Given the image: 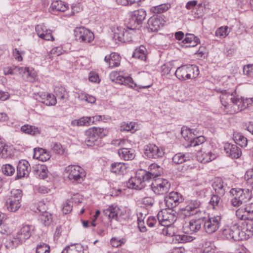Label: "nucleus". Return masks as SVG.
<instances>
[{"label":"nucleus","instance_id":"nucleus-61","mask_svg":"<svg viewBox=\"0 0 253 253\" xmlns=\"http://www.w3.org/2000/svg\"><path fill=\"white\" fill-rule=\"evenodd\" d=\"M24 54V52L20 51L16 48H14L12 51V55L17 61H22L23 60L22 55Z\"/></svg>","mask_w":253,"mask_h":253},{"label":"nucleus","instance_id":"nucleus-27","mask_svg":"<svg viewBox=\"0 0 253 253\" xmlns=\"http://www.w3.org/2000/svg\"><path fill=\"white\" fill-rule=\"evenodd\" d=\"M119 212V209L117 207H114L113 206H110L103 211L104 214L109 219L115 220L119 219L118 215Z\"/></svg>","mask_w":253,"mask_h":253},{"label":"nucleus","instance_id":"nucleus-22","mask_svg":"<svg viewBox=\"0 0 253 253\" xmlns=\"http://www.w3.org/2000/svg\"><path fill=\"white\" fill-rule=\"evenodd\" d=\"M155 165H153L151 168V171H147L143 169H139L136 172L137 174V177H138L143 184H145L146 181H148L152 179L151 175H157L154 171L153 168H155Z\"/></svg>","mask_w":253,"mask_h":253},{"label":"nucleus","instance_id":"nucleus-3","mask_svg":"<svg viewBox=\"0 0 253 253\" xmlns=\"http://www.w3.org/2000/svg\"><path fill=\"white\" fill-rule=\"evenodd\" d=\"M65 173L67 174L69 179L72 182L81 183L85 177V172L81 167L76 165H70L65 169Z\"/></svg>","mask_w":253,"mask_h":253},{"label":"nucleus","instance_id":"nucleus-49","mask_svg":"<svg viewBox=\"0 0 253 253\" xmlns=\"http://www.w3.org/2000/svg\"><path fill=\"white\" fill-rule=\"evenodd\" d=\"M50 147L52 151L56 154L62 155L64 153V149L62 145L59 142H52Z\"/></svg>","mask_w":253,"mask_h":253},{"label":"nucleus","instance_id":"nucleus-41","mask_svg":"<svg viewBox=\"0 0 253 253\" xmlns=\"http://www.w3.org/2000/svg\"><path fill=\"white\" fill-rule=\"evenodd\" d=\"M40 219L45 226H49L52 221V215L50 213L44 211L40 215Z\"/></svg>","mask_w":253,"mask_h":253},{"label":"nucleus","instance_id":"nucleus-24","mask_svg":"<svg viewBox=\"0 0 253 253\" xmlns=\"http://www.w3.org/2000/svg\"><path fill=\"white\" fill-rule=\"evenodd\" d=\"M68 8V5L61 0L53 1L49 8V11L51 12L57 11H65Z\"/></svg>","mask_w":253,"mask_h":253},{"label":"nucleus","instance_id":"nucleus-53","mask_svg":"<svg viewBox=\"0 0 253 253\" xmlns=\"http://www.w3.org/2000/svg\"><path fill=\"white\" fill-rule=\"evenodd\" d=\"M56 103V99L54 95L48 93L46 99L43 101V104L47 106H53Z\"/></svg>","mask_w":253,"mask_h":253},{"label":"nucleus","instance_id":"nucleus-38","mask_svg":"<svg viewBox=\"0 0 253 253\" xmlns=\"http://www.w3.org/2000/svg\"><path fill=\"white\" fill-rule=\"evenodd\" d=\"M21 130L25 133L32 135L40 133V130L38 127L29 125L23 126L21 127Z\"/></svg>","mask_w":253,"mask_h":253},{"label":"nucleus","instance_id":"nucleus-33","mask_svg":"<svg viewBox=\"0 0 253 253\" xmlns=\"http://www.w3.org/2000/svg\"><path fill=\"white\" fill-rule=\"evenodd\" d=\"M221 196L219 195L214 194L211 196L209 204L213 209L218 210L221 207L222 200Z\"/></svg>","mask_w":253,"mask_h":253},{"label":"nucleus","instance_id":"nucleus-51","mask_svg":"<svg viewBox=\"0 0 253 253\" xmlns=\"http://www.w3.org/2000/svg\"><path fill=\"white\" fill-rule=\"evenodd\" d=\"M128 30H126L125 32L124 36H123V40H122V42H128L132 40V36L135 33V30L134 31L131 30L127 27Z\"/></svg>","mask_w":253,"mask_h":253},{"label":"nucleus","instance_id":"nucleus-32","mask_svg":"<svg viewBox=\"0 0 253 253\" xmlns=\"http://www.w3.org/2000/svg\"><path fill=\"white\" fill-rule=\"evenodd\" d=\"M186 66L188 80L195 79L198 77L199 74V70L197 66L193 65H186Z\"/></svg>","mask_w":253,"mask_h":253},{"label":"nucleus","instance_id":"nucleus-34","mask_svg":"<svg viewBox=\"0 0 253 253\" xmlns=\"http://www.w3.org/2000/svg\"><path fill=\"white\" fill-rule=\"evenodd\" d=\"M62 253H83V247L80 244H72L67 246Z\"/></svg>","mask_w":253,"mask_h":253},{"label":"nucleus","instance_id":"nucleus-37","mask_svg":"<svg viewBox=\"0 0 253 253\" xmlns=\"http://www.w3.org/2000/svg\"><path fill=\"white\" fill-rule=\"evenodd\" d=\"M233 139L235 143L242 147H245L247 146L248 140L246 137L239 133H234Z\"/></svg>","mask_w":253,"mask_h":253},{"label":"nucleus","instance_id":"nucleus-17","mask_svg":"<svg viewBox=\"0 0 253 253\" xmlns=\"http://www.w3.org/2000/svg\"><path fill=\"white\" fill-rule=\"evenodd\" d=\"M36 31L38 36L46 41H54V38L50 30L47 29L45 26L42 24L38 25L36 27Z\"/></svg>","mask_w":253,"mask_h":253},{"label":"nucleus","instance_id":"nucleus-44","mask_svg":"<svg viewBox=\"0 0 253 253\" xmlns=\"http://www.w3.org/2000/svg\"><path fill=\"white\" fill-rule=\"evenodd\" d=\"M22 192L20 189H12L7 199L21 202L22 197Z\"/></svg>","mask_w":253,"mask_h":253},{"label":"nucleus","instance_id":"nucleus-36","mask_svg":"<svg viewBox=\"0 0 253 253\" xmlns=\"http://www.w3.org/2000/svg\"><path fill=\"white\" fill-rule=\"evenodd\" d=\"M187 74L186 65H183L178 67L174 72L175 76L181 81H185L188 80Z\"/></svg>","mask_w":253,"mask_h":253},{"label":"nucleus","instance_id":"nucleus-54","mask_svg":"<svg viewBox=\"0 0 253 253\" xmlns=\"http://www.w3.org/2000/svg\"><path fill=\"white\" fill-rule=\"evenodd\" d=\"M10 155L8 152L7 146L0 141V157L2 158H7Z\"/></svg>","mask_w":253,"mask_h":253},{"label":"nucleus","instance_id":"nucleus-11","mask_svg":"<svg viewBox=\"0 0 253 253\" xmlns=\"http://www.w3.org/2000/svg\"><path fill=\"white\" fill-rule=\"evenodd\" d=\"M74 33L76 39L80 42L90 43L94 38L93 33L84 27L77 28L74 30Z\"/></svg>","mask_w":253,"mask_h":253},{"label":"nucleus","instance_id":"nucleus-4","mask_svg":"<svg viewBox=\"0 0 253 253\" xmlns=\"http://www.w3.org/2000/svg\"><path fill=\"white\" fill-rule=\"evenodd\" d=\"M103 131L104 129L100 127H93L89 128L85 132L84 143L89 146L98 145L100 139L104 136Z\"/></svg>","mask_w":253,"mask_h":253},{"label":"nucleus","instance_id":"nucleus-13","mask_svg":"<svg viewBox=\"0 0 253 253\" xmlns=\"http://www.w3.org/2000/svg\"><path fill=\"white\" fill-rule=\"evenodd\" d=\"M184 200L183 196L177 192L172 191L165 197V204L169 209H172Z\"/></svg>","mask_w":253,"mask_h":253},{"label":"nucleus","instance_id":"nucleus-35","mask_svg":"<svg viewBox=\"0 0 253 253\" xmlns=\"http://www.w3.org/2000/svg\"><path fill=\"white\" fill-rule=\"evenodd\" d=\"M181 134L184 139L187 141L189 143L193 137L195 136L194 130L186 126H183L181 128Z\"/></svg>","mask_w":253,"mask_h":253},{"label":"nucleus","instance_id":"nucleus-6","mask_svg":"<svg viewBox=\"0 0 253 253\" xmlns=\"http://www.w3.org/2000/svg\"><path fill=\"white\" fill-rule=\"evenodd\" d=\"M146 16V12L143 9H140L131 12L128 28L134 31L139 29Z\"/></svg>","mask_w":253,"mask_h":253},{"label":"nucleus","instance_id":"nucleus-18","mask_svg":"<svg viewBox=\"0 0 253 253\" xmlns=\"http://www.w3.org/2000/svg\"><path fill=\"white\" fill-rule=\"evenodd\" d=\"M224 150L227 155L232 159L239 158L242 155L241 149L234 144H226Z\"/></svg>","mask_w":253,"mask_h":253},{"label":"nucleus","instance_id":"nucleus-63","mask_svg":"<svg viewBox=\"0 0 253 253\" xmlns=\"http://www.w3.org/2000/svg\"><path fill=\"white\" fill-rule=\"evenodd\" d=\"M245 178L247 182L250 184H253V169H249L245 175Z\"/></svg>","mask_w":253,"mask_h":253},{"label":"nucleus","instance_id":"nucleus-10","mask_svg":"<svg viewBox=\"0 0 253 253\" xmlns=\"http://www.w3.org/2000/svg\"><path fill=\"white\" fill-rule=\"evenodd\" d=\"M31 236V226L23 225L17 233L13 235L12 243L14 245H18L24 242Z\"/></svg>","mask_w":253,"mask_h":253},{"label":"nucleus","instance_id":"nucleus-8","mask_svg":"<svg viewBox=\"0 0 253 253\" xmlns=\"http://www.w3.org/2000/svg\"><path fill=\"white\" fill-rule=\"evenodd\" d=\"M184 207L181 208V214L186 217L198 214L200 212V208L201 203L197 199L188 200Z\"/></svg>","mask_w":253,"mask_h":253},{"label":"nucleus","instance_id":"nucleus-5","mask_svg":"<svg viewBox=\"0 0 253 253\" xmlns=\"http://www.w3.org/2000/svg\"><path fill=\"white\" fill-rule=\"evenodd\" d=\"M176 211L173 209H165L160 211L157 214L159 223L164 226H169L176 220Z\"/></svg>","mask_w":253,"mask_h":253},{"label":"nucleus","instance_id":"nucleus-1","mask_svg":"<svg viewBox=\"0 0 253 253\" xmlns=\"http://www.w3.org/2000/svg\"><path fill=\"white\" fill-rule=\"evenodd\" d=\"M220 101L227 114H234L246 108L250 103L249 99H244L236 95V92H229L222 90Z\"/></svg>","mask_w":253,"mask_h":253},{"label":"nucleus","instance_id":"nucleus-47","mask_svg":"<svg viewBox=\"0 0 253 253\" xmlns=\"http://www.w3.org/2000/svg\"><path fill=\"white\" fill-rule=\"evenodd\" d=\"M54 92L57 97L61 100L67 98V93L65 88L62 86L56 87Z\"/></svg>","mask_w":253,"mask_h":253},{"label":"nucleus","instance_id":"nucleus-25","mask_svg":"<svg viewBox=\"0 0 253 253\" xmlns=\"http://www.w3.org/2000/svg\"><path fill=\"white\" fill-rule=\"evenodd\" d=\"M119 156L126 161L131 160L135 157V151L132 149L122 148L118 150Z\"/></svg>","mask_w":253,"mask_h":253},{"label":"nucleus","instance_id":"nucleus-12","mask_svg":"<svg viewBox=\"0 0 253 253\" xmlns=\"http://www.w3.org/2000/svg\"><path fill=\"white\" fill-rule=\"evenodd\" d=\"M144 154L149 159H159L163 157L165 152L163 148L153 144H149L144 147Z\"/></svg>","mask_w":253,"mask_h":253},{"label":"nucleus","instance_id":"nucleus-62","mask_svg":"<svg viewBox=\"0 0 253 253\" xmlns=\"http://www.w3.org/2000/svg\"><path fill=\"white\" fill-rule=\"evenodd\" d=\"M250 220L253 219V203L250 204L245 208Z\"/></svg>","mask_w":253,"mask_h":253},{"label":"nucleus","instance_id":"nucleus-2","mask_svg":"<svg viewBox=\"0 0 253 253\" xmlns=\"http://www.w3.org/2000/svg\"><path fill=\"white\" fill-rule=\"evenodd\" d=\"M230 193L233 196L231 204L234 207H239L251 199V193L248 190L233 188Z\"/></svg>","mask_w":253,"mask_h":253},{"label":"nucleus","instance_id":"nucleus-46","mask_svg":"<svg viewBox=\"0 0 253 253\" xmlns=\"http://www.w3.org/2000/svg\"><path fill=\"white\" fill-rule=\"evenodd\" d=\"M205 138L203 136H195L191 139L189 143L188 144L187 147H195L199 145L202 144L205 141Z\"/></svg>","mask_w":253,"mask_h":253},{"label":"nucleus","instance_id":"nucleus-30","mask_svg":"<svg viewBox=\"0 0 253 253\" xmlns=\"http://www.w3.org/2000/svg\"><path fill=\"white\" fill-rule=\"evenodd\" d=\"M126 166L123 163H114L111 165L110 170L118 174H123L126 170Z\"/></svg>","mask_w":253,"mask_h":253},{"label":"nucleus","instance_id":"nucleus-43","mask_svg":"<svg viewBox=\"0 0 253 253\" xmlns=\"http://www.w3.org/2000/svg\"><path fill=\"white\" fill-rule=\"evenodd\" d=\"M1 169L2 173L6 176H12L15 172V168L9 164L3 165Z\"/></svg>","mask_w":253,"mask_h":253},{"label":"nucleus","instance_id":"nucleus-48","mask_svg":"<svg viewBox=\"0 0 253 253\" xmlns=\"http://www.w3.org/2000/svg\"><path fill=\"white\" fill-rule=\"evenodd\" d=\"M229 34L228 27L222 26L218 28L215 33V35L219 38H225Z\"/></svg>","mask_w":253,"mask_h":253},{"label":"nucleus","instance_id":"nucleus-50","mask_svg":"<svg viewBox=\"0 0 253 253\" xmlns=\"http://www.w3.org/2000/svg\"><path fill=\"white\" fill-rule=\"evenodd\" d=\"M187 160L188 158L185 156V155L181 153L175 154L172 158L173 162L176 164H182Z\"/></svg>","mask_w":253,"mask_h":253},{"label":"nucleus","instance_id":"nucleus-26","mask_svg":"<svg viewBox=\"0 0 253 253\" xmlns=\"http://www.w3.org/2000/svg\"><path fill=\"white\" fill-rule=\"evenodd\" d=\"M215 158V154L211 152H199L197 155V160L202 163H209Z\"/></svg>","mask_w":253,"mask_h":253},{"label":"nucleus","instance_id":"nucleus-20","mask_svg":"<svg viewBox=\"0 0 253 253\" xmlns=\"http://www.w3.org/2000/svg\"><path fill=\"white\" fill-rule=\"evenodd\" d=\"M105 62L108 65L109 68L118 67L120 64L121 57L119 54L113 52L106 55L104 58Z\"/></svg>","mask_w":253,"mask_h":253},{"label":"nucleus","instance_id":"nucleus-42","mask_svg":"<svg viewBox=\"0 0 253 253\" xmlns=\"http://www.w3.org/2000/svg\"><path fill=\"white\" fill-rule=\"evenodd\" d=\"M91 121L90 117H82L79 120H75L72 122L74 126H83L90 125Z\"/></svg>","mask_w":253,"mask_h":253},{"label":"nucleus","instance_id":"nucleus-55","mask_svg":"<svg viewBox=\"0 0 253 253\" xmlns=\"http://www.w3.org/2000/svg\"><path fill=\"white\" fill-rule=\"evenodd\" d=\"M236 215L241 220H249L245 208H240L237 210Z\"/></svg>","mask_w":253,"mask_h":253},{"label":"nucleus","instance_id":"nucleus-7","mask_svg":"<svg viewBox=\"0 0 253 253\" xmlns=\"http://www.w3.org/2000/svg\"><path fill=\"white\" fill-rule=\"evenodd\" d=\"M203 226L205 232L208 234L215 232L219 227L221 218L219 215L209 216L202 218Z\"/></svg>","mask_w":253,"mask_h":253},{"label":"nucleus","instance_id":"nucleus-23","mask_svg":"<svg viewBox=\"0 0 253 253\" xmlns=\"http://www.w3.org/2000/svg\"><path fill=\"white\" fill-rule=\"evenodd\" d=\"M231 227V231L232 237L233 238V240L234 241H240L243 240L247 238L246 237H244V231H241L240 227L238 225V223H234L232 225Z\"/></svg>","mask_w":253,"mask_h":253},{"label":"nucleus","instance_id":"nucleus-9","mask_svg":"<svg viewBox=\"0 0 253 253\" xmlns=\"http://www.w3.org/2000/svg\"><path fill=\"white\" fill-rule=\"evenodd\" d=\"M170 187V183L167 179L161 178L153 179L151 184L152 190L157 195L166 194L169 191Z\"/></svg>","mask_w":253,"mask_h":253},{"label":"nucleus","instance_id":"nucleus-16","mask_svg":"<svg viewBox=\"0 0 253 253\" xmlns=\"http://www.w3.org/2000/svg\"><path fill=\"white\" fill-rule=\"evenodd\" d=\"M110 78L113 81L116 79V82L121 84L127 85L131 87H133V84L134 86H136L132 79L129 76H118V73L112 72L110 74Z\"/></svg>","mask_w":253,"mask_h":253},{"label":"nucleus","instance_id":"nucleus-14","mask_svg":"<svg viewBox=\"0 0 253 253\" xmlns=\"http://www.w3.org/2000/svg\"><path fill=\"white\" fill-rule=\"evenodd\" d=\"M30 170V166L27 161L25 160L20 161L17 166V175L15 179H19L28 176Z\"/></svg>","mask_w":253,"mask_h":253},{"label":"nucleus","instance_id":"nucleus-19","mask_svg":"<svg viewBox=\"0 0 253 253\" xmlns=\"http://www.w3.org/2000/svg\"><path fill=\"white\" fill-rule=\"evenodd\" d=\"M148 28L152 32L158 31L163 25V19L158 16L150 18L148 21Z\"/></svg>","mask_w":253,"mask_h":253},{"label":"nucleus","instance_id":"nucleus-59","mask_svg":"<svg viewBox=\"0 0 253 253\" xmlns=\"http://www.w3.org/2000/svg\"><path fill=\"white\" fill-rule=\"evenodd\" d=\"M47 94L43 92L34 93L33 94V97L38 101L43 103V101L46 99Z\"/></svg>","mask_w":253,"mask_h":253},{"label":"nucleus","instance_id":"nucleus-40","mask_svg":"<svg viewBox=\"0 0 253 253\" xmlns=\"http://www.w3.org/2000/svg\"><path fill=\"white\" fill-rule=\"evenodd\" d=\"M126 29L123 27H117L114 30L113 34V39L115 41L121 42L123 40Z\"/></svg>","mask_w":253,"mask_h":253},{"label":"nucleus","instance_id":"nucleus-57","mask_svg":"<svg viewBox=\"0 0 253 253\" xmlns=\"http://www.w3.org/2000/svg\"><path fill=\"white\" fill-rule=\"evenodd\" d=\"M50 248L49 247L45 244H42L38 245L36 249L37 253H49Z\"/></svg>","mask_w":253,"mask_h":253},{"label":"nucleus","instance_id":"nucleus-29","mask_svg":"<svg viewBox=\"0 0 253 253\" xmlns=\"http://www.w3.org/2000/svg\"><path fill=\"white\" fill-rule=\"evenodd\" d=\"M132 57L142 61H145L147 58V49L143 45H140L135 48Z\"/></svg>","mask_w":253,"mask_h":253},{"label":"nucleus","instance_id":"nucleus-21","mask_svg":"<svg viewBox=\"0 0 253 253\" xmlns=\"http://www.w3.org/2000/svg\"><path fill=\"white\" fill-rule=\"evenodd\" d=\"M33 157L40 161L44 162L49 160L51 154L45 149L37 148L34 149Z\"/></svg>","mask_w":253,"mask_h":253},{"label":"nucleus","instance_id":"nucleus-15","mask_svg":"<svg viewBox=\"0 0 253 253\" xmlns=\"http://www.w3.org/2000/svg\"><path fill=\"white\" fill-rule=\"evenodd\" d=\"M203 220L202 218L191 220L187 224L183 226L184 232L187 234H192L198 232L203 225Z\"/></svg>","mask_w":253,"mask_h":253},{"label":"nucleus","instance_id":"nucleus-56","mask_svg":"<svg viewBox=\"0 0 253 253\" xmlns=\"http://www.w3.org/2000/svg\"><path fill=\"white\" fill-rule=\"evenodd\" d=\"M15 70L16 74L19 73L23 76L25 75L26 77L29 76L30 75L29 68L28 67H20L15 66Z\"/></svg>","mask_w":253,"mask_h":253},{"label":"nucleus","instance_id":"nucleus-60","mask_svg":"<svg viewBox=\"0 0 253 253\" xmlns=\"http://www.w3.org/2000/svg\"><path fill=\"white\" fill-rule=\"evenodd\" d=\"M242 231H245L244 237H246L245 235H247L248 238L251 236L253 234V224L252 223L247 224L246 227H244Z\"/></svg>","mask_w":253,"mask_h":253},{"label":"nucleus","instance_id":"nucleus-31","mask_svg":"<svg viewBox=\"0 0 253 253\" xmlns=\"http://www.w3.org/2000/svg\"><path fill=\"white\" fill-rule=\"evenodd\" d=\"M212 186L216 193L220 196L224 195L225 190L223 186V182L221 178H215Z\"/></svg>","mask_w":253,"mask_h":253},{"label":"nucleus","instance_id":"nucleus-64","mask_svg":"<svg viewBox=\"0 0 253 253\" xmlns=\"http://www.w3.org/2000/svg\"><path fill=\"white\" fill-rule=\"evenodd\" d=\"M253 73V64H248L244 66L243 73L247 76H251Z\"/></svg>","mask_w":253,"mask_h":253},{"label":"nucleus","instance_id":"nucleus-28","mask_svg":"<svg viewBox=\"0 0 253 253\" xmlns=\"http://www.w3.org/2000/svg\"><path fill=\"white\" fill-rule=\"evenodd\" d=\"M127 186L129 188L135 189H141L145 186V184H143L140 179L137 177L136 173L134 177H131L127 183Z\"/></svg>","mask_w":253,"mask_h":253},{"label":"nucleus","instance_id":"nucleus-58","mask_svg":"<svg viewBox=\"0 0 253 253\" xmlns=\"http://www.w3.org/2000/svg\"><path fill=\"white\" fill-rule=\"evenodd\" d=\"M172 68V65L170 63H167L161 66V72L163 75H168Z\"/></svg>","mask_w":253,"mask_h":253},{"label":"nucleus","instance_id":"nucleus-39","mask_svg":"<svg viewBox=\"0 0 253 253\" xmlns=\"http://www.w3.org/2000/svg\"><path fill=\"white\" fill-rule=\"evenodd\" d=\"M6 206L8 211L11 212H15L21 207V202L7 199Z\"/></svg>","mask_w":253,"mask_h":253},{"label":"nucleus","instance_id":"nucleus-52","mask_svg":"<svg viewBox=\"0 0 253 253\" xmlns=\"http://www.w3.org/2000/svg\"><path fill=\"white\" fill-rule=\"evenodd\" d=\"M78 98L81 100H85L90 103H94L96 101V98L94 96L84 93L79 94Z\"/></svg>","mask_w":253,"mask_h":253},{"label":"nucleus","instance_id":"nucleus-45","mask_svg":"<svg viewBox=\"0 0 253 253\" xmlns=\"http://www.w3.org/2000/svg\"><path fill=\"white\" fill-rule=\"evenodd\" d=\"M170 8V4L169 3H164L159 5L154 6L152 8V10L155 13L161 14L167 11Z\"/></svg>","mask_w":253,"mask_h":253}]
</instances>
